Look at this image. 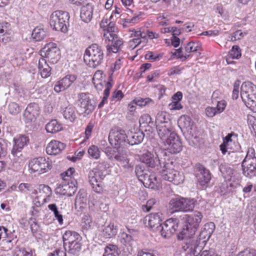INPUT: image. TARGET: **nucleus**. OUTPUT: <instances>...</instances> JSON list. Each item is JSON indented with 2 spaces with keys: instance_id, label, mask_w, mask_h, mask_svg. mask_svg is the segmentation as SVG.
I'll use <instances>...</instances> for the list:
<instances>
[{
  "instance_id": "obj_1",
  "label": "nucleus",
  "mask_w": 256,
  "mask_h": 256,
  "mask_svg": "<svg viewBox=\"0 0 256 256\" xmlns=\"http://www.w3.org/2000/svg\"><path fill=\"white\" fill-rule=\"evenodd\" d=\"M215 228V224L210 222L205 224L198 238L194 237L188 238L184 240L185 245L183 248L187 251L188 254L194 256H198L201 252L202 245L210 238Z\"/></svg>"
},
{
  "instance_id": "obj_2",
  "label": "nucleus",
  "mask_w": 256,
  "mask_h": 256,
  "mask_svg": "<svg viewBox=\"0 0 256 256\" xmlns=\"http://www.w3.org/2000/svg\"><path fill=\"white\" fill-rule=\"evenodd\" d=\"M108 168V164L104 161L100 162L97 166L90 170L88 173V180L94 190L100 193L102 191V180L106 176L105 172Z\"/></svg>"
},
{
  "instance_id": "obj_3",
  "label": "nucleus",
  "mask_w": 256,
  "mask_h": 256,
  "mask_svg": "<svg viewBox=\"0 0 256 256\" xmlns=\"http://www.w3.org/2000/svg\"><path fill=\"white\" fill-rule=\"evenodd\" d=\"M202 218V214L198 212H195L188 216L182 230L178 236V238L184 240L192 236L199 226Z\"/></svg>"
},
{
  "instance_id": "obj_4",
  "label": "nucleus",
  "mask_w": 256,
  "mask_h": 256,
  "mask_svg": "<svg viewBox=\"0 0 256 256\" xmlns=\"http://www.w3.org/2000/svg\"><path fill=\"white\" fill-rule=\"evenodd\" d=\"M163 166L160 170L161 178L178 185L182 183L184 180L183 174L174 168V162L170 159L162 162Z\"/></svg>"
},
{
  "instance_id": "obj_5",
  "label": "nucleus",
  "mask_w": 256,
  "mask_h": 256,
  "mask_svg": "<svg viewBox=\"0 0 256 256\" xmlns=\"http://www.w3.org/2000/svg\"><path fill=\"white\" fill-rule=\"evenodd\" d=\"M104 56L101 47L97 44H92L86 50L84 60L90 67L95 68L102 63Z\"/></svg>"
},
{
  "instance_id": "obj_6",
  "label": "nucleus",
  "mask_w": 256,
  "mask_h": 256,
  "mask_svg": "<svg viewBox=\"0 0 256 256\" xmlns=\"http://www.w3.org/2000/svg\"><path fill=\"white\" fill-rule=\"evenodd\" d=\"M241 98L246 106L256 112V86L250 82H244L240 88Z\"/></svg>"
},
{
  "instance_id": "obj_7",
  "label": "nucleus",
  "mask_w": 256,
  "mask_h": 256,
  "mask_svg": "<svg viewBox=\"0 0 256 256\" xmlns=\"http://www.w3.org/2000/svg\"><path fill=\"white\" fill-rule=\"evenodd\" d=\"M69 18L68 12L56 10L51 14L49 24L54 30L65 33L68 31Z\"/></svg>"
},
{
  "instance_id": "obj_8",
  "label": "nucleus",
  "mask_w": 256,
  "mask_h": 256,
  "mask_svg": "<svg viewBox=\"0 0 256 256\" xmlns=\"http://www.w3.org/2000/svg\"><path fill=\"white\" fill-rule=\"evenodd\" d=\"M242 167L244 174L249 178L254 176L256 170V156L255 150L252 148H249L247 154L242 162Z\"/></svg>"
},
{
  "instance_id": "obj_9",
  "label": "nucleus",
  "mask_w": 256,
  "mask_h": 256,
  "mask_svg": "<svg viewBox=\"0 0 256 256\" xmlns=\"http://www.w3.org/2000/svg\"><path fill=\"white\" fill-rule=\"evenodd\" d=\"M194 207L193 200L181 197L172 198L169 202V208L172 213L176 212H189L192 210Z\"/></svg>"
},
{
  "instance_id": "obj_10",
  "label": "nucleus",
  "mask_w": 256,
  "mask_h": 256,
  "mask_svg": "<svg viewBox=\"0 0 256 256\" xmlns=\"http://www.w3.org/2000/svg\"><path fill=\"white\" fill-rule=\"evenodd\" d=\"M128 136L125 131L120 127L111 129L108 135V140L110 144L116 148L124 147L128 144Z\"/></svg>"
},
{
  "instance_id": "obj_11",
  "label": "nucleus",
  "mask_w": 256,
  "mask_h": 256,
  "mask_svg": "<svg viewBox=\"0 0 256 256\" xmlns=\"http://www.w3.org/2000/svg\"><path fill=\"white\" fill-rule=\"evenodd\" d=\"M106 154L109 160L116 161L118 162V165L124 168L128 169L131 168L130 160L126 150L114 148L110 150H108L106 152Z\"/></svg>"
},
{
  "instance_id": "obj_12",
  "label": "nucleus",
  "mask_w": 256,
  "mask_h": 256,
  "mask_svg": "<svg viewBox=\"0 0 256 256\" xmlns=\"http://www.w3.org/2000/svg\"><path fill=\"white\" fill-rule=\"evenodd\" d=\"M80 110L84 116L92 113L94 109V105L89 96L85 93H80L78 96Z\"/></svg>"
},
{
  "instance_id": "obj_13",
  "label": "nucleus",
  "mask_w": 256,
  "mask_h": 256,
  "mask_svg": "<svg viewBox=\"0 0 256 256\" xmlns=\"http://www.w3.org/2000/svg\"><path fill=\"white\" fill-rule=\"evenodd\" d=\"M170 138L162 142L165 149L171 154H177L182 150L181 141L176 133H172Z\"/></svg>"
},
{
  "instance_id": "obj_14",
  "label": "nucleus",
  "mask_w": 256,
  "mask_h": 256,
  "mask_svg": "<svg viewBox=\"0 0 256 256\" xmlns=\"http://www.w3.org/2000/svg\"><path fill=\"white\" fill-rule=\"evenodd\" d=\"M160 153L156 152V157L154 158V155L150 152H146L142 154L140 156V160L142 162L146 164L150 168H154L158 163L160 166L162 162V156H164L166 152L164 150H159Z\"/></svg>"
},
{
  "instance_id": "obj_15",
  "label": "nucleus",
  "mask_w": 256,
  "mask_h": 256,
  "mask_svg": "<svg viewBox=\"0 0 256 256\" xmlns=\"http://www.w3.org/2000/svg\"><path fill=\"white\" fill-rule=\"evenodd\" d=\"M178 220L176 218H171L167 220L160 229L161 236L164 238H170L178 229Z\"/></svg>"
},
{
  "instance_id": "obj_16",
  "label": "nucleus",
  "mask_w": 256,
  "mask_h": 256,
  "mask_svg": "<svg viewBox=\"0 0 256 256\" xmlns=\"http://www.w3.org/2000/svg\"><path fill=\"white\" fill-rule=\"evenodd\" d=\"M162 220L163 215L162 213H152L145 217L144 223L150 229L156 231L161 228Z\"/></svg>"
},
{
  "instance_id": "obj_17",
  "label": "nucleus",
  "mask_w": 256,
  "mask_h": 256,
  "mask_svg": "<svg viewBox=\"0 0 256 256\" xmlns=\"http://www.w3.org/2000/svg\"><path fill=\"white\" fill-rule=\"evenodd\" d=\"M58 105L64 117L72 122H74L76 118L74 108L70 105L68 102L65 98L60 100Z\"/></svg>"
},
{
  "instance_id": "obj_18",
  "label": "nucleus",
  "mask_w": 256,
  "mask_h": 256,
  "mask_svg": "<svg viewBox=\"0 0 256 256\" xmlns=\"http://www.w3.org/2000/svg\"><path fill=\"white\" fill-rule=\"evenodd\" d=\"M118 241L123 247V250L126 256L132 254L134 240L132 236L126 232H120L118 235Z\"/></svg>"
},
{
  "instance_id": "obj_19",
  "label": "nucleus",
  "mask_w": 256,
  "mask_h": 256,
  "mask_svg": "<svg viewBox=\"0 0 256 256\" xmlns=\"http://www.w3.org/2000/svg\"><path fill=\"white\" fill-rule=\"evenodd\" d=\"M28 166L31 172L44 173L46 172V168H48V162L44 158L39 157L30 160Z\"/></svg>"
},
{
  "instance_id": "obj_20",
  "label": "nucleus",
  "mask_w": 256,
  "mask_h": 256,
  "mask_svg": "<svg viewBox=\"0 0 256 256\" xmlns=\"http://www.w3.org/2000/svg\"><path fill=\"white\" fill-rule=\"evenodd\" d=\"M76 76L74 74H68L56 82L54 86V90L59 92L68 88L76 80Z\"/></svg>"
},
{
  "instance_id": "obj_21",
  "label": "nucleus",
  "mask_w": 256,
  "mask_h": 256,
  "mask_svg": "<svg viewBox=\"0 0 256 256\" xmlns=\"http://www.w3.org/2000/svg\"><path fill=\"white\" fill-rule=\"evenodd\" d=\"M48 44H46L43 49L40 50V55L42 58L39 60L38 62L39 72L42 77L44 78L48 77V64L46 60L48 56L47 52H48V48H46V46Z\"/></svg>"
},
{
  "instance_id": "obj_22",
  "label": "nucleus",
  "mask_w": 256,
  "mask_h": 256,
  "mask_svg": "<svg viewBox=\"0 0 256 256\" xmlns=\"http://www.w3.org/2000/svg\"><path fill=\"white\" fill-rule=\"evenodd\" d=\"M236 138V135L233 134H228L224 138L223 142L220 146V150L224 155L226 154L228 150H234L233 146L234 145Z\"/></svg>"
},
{
  "instance_id": "obj_23",
  "label": "nucleus",
  "mask_w": 256,
  "mask_h": 256,
  "mask_svg": "<svg viewBox=\"0 0 256 256\" xmlns=\"http://www.w3.org/2000/svg\"><path fill=\"white\" fill-rule=\"evenodd\" d=\"M14 145L12 150V154L20 153L24 147L29 142V138L25 135H20L14 139Z\"/></svg>"
},
{
  "instance_id": "obj_24",
  "label": "nucleus",
  "mask_w": 256,
  "mask_h": 256,
  "mask_svg": "<svg viewBox=\"0 0 256 256\" xmlns=\"http://www.w3.org/2000/svg\"><path fill=\"white\" fill-rule=\"evenodd\" d=\"M198 168V172L196 174L198 181L202 186H206L211 180V174L210 171L202 166Z\"/></svg>"
},
{
  "instance_id": "obj_25",
  "label": "nucleus",
  "mask_w": 256,
  "mask_h": 256,
  "mask_svg": "<svg viewBox=\"0 0 256 256\" xmlns=\"http://www.w3.org/2000/svg\"><path fill=\"white\" fill-rule=\"evenodd\" d=\"M156 126L158 134L162 143L170 138V136L172 135L171 134L175 133L172 131V124H168L163 126Z\"/></svg>"
},
{
  "instance_id": "obj_26",
  "label": "nucleus",
  "mask_w": 256,
  "mask_h": 256,
  "mask_svg": "<svg viewBox=\"0 0 256 256\" xmlns=\"http://www.w3.org/2000/svg\"><path fill=\"white\" fill-rule=\"evenodd\" d=\"M64 246L73 244L76 242H81L82 237L76 232L67 230L62 236Z\"/></svg>"
},
{
  "instance_id": "obj_27",
  "label": "nucleus",
  "mask_w": 256,
  "mask_h": 256,
  "mask_svg": "<svg viewBox=\"0 0 256 256\" xmlns=\"http://www.w3.org/2000/svg\"><path fill=\"white\" fill-rule=\"evenodd\" d=\"M58 192L62 195L71 196L76 191V188L74 182L64 183L60 184L57 188Z\"/></svg>"
},
{
  "instance_id": "obj_28",
  "label": "nucleus",
  "mask_w": 256,
  "mask_h": 256,
  "mask_svg": "<svg viewBox=\"0 0 256 256\" xmlns=\"http://www.w3.org/2000/svg\"><path fill=\"white\" fill-rule=\"evenodd\" d=\"M107 40L111 42L110 44H108L106 46V50L108 52L116 53L122 48L123 45V41L118 36L113 37Z\"/></svg>"
},
{
  "instance_id": "obj_29",
  "label": "nucleus",
  "mask_w": 256,
  "mask_h": 256,
  "mask_svg": "<svg viewBox=\"0 0 256 256\" xmlns=\"http://www.w3.org/2000/svg\"><path fill=\"white\" fill-rule=\"evenodd\" d=\"M140 126L145 128L146 131L152 132L155 128V124L152 120L150 116L148 114H144L142 116L139 120Z\"/></svg>"
},
{
  "instance_id": "obj_30",
  "label": "nucleus",
  "mask_w": 256,
  "mask_h": 256,
  "mask_svg": "<svg viewBox=\"0 0 256 256\" xmlns=\"http://www.w3.org/2000/svg\"><path fill=\"white\" fill-rule=\"evenodd\" d=\"M94 8L89 4L82 7L80 12V17L85 22H90L92 18Z\"/></svg>"
},
{
  "instance_id": "obj_31",
  "label": "nucleus",
  "mask_w": 256,
  "mask_h": 256,
  "mask_svg": "<svg viewBox=\"0 0 256 256\" xmlns=\"http://www.w3.org/2000/svg\"><path fill=\"white\" fill-rule=\"evenodd\" d=\"M60 48L57 44L54 42H49V58L50 59V62L56 63L60 60Z\"/></svg>"
},
{
  "instance_id": "obj_32",
  "label": "nucleus",
  "mask_w": 256,
  "mask_h": 256,
  "mask_svg": "<svg viewBox=\"0 0 256 256\" xmlns=\"http://www.w3.org/2000/svg\"><path fill=\"white\" fill-rule=\"evenodd\" d=\"M155 126L172 124L169 115L164 112H158L156 118Z\"/></svg>"
},
{
  "instance_id": "obj_33",
  "label": "nucleus",
  "mask_w": 256,
  "mask_h": 256,
  "mask_svg": "<svg viewBox=\"0 0 256 256\" xmlns=\"http://www.w3.org/2000/svg\"><path fill=\"white\" fill-rule=\"evenodd\" d=\"M102 72L97 70L94 74L92 78V82L96 88L98 90H102L104 88V84H106L105 80H102Z\"/></svg>"
},
{
  "instance_id": "obj_34",
  "label": "nucleus",
  "mask_w": 256,
  "mask_h": 256,
  "mask_svg": "<svg viewBox=\"0 0 256 256\" xmlns=\"http://www.w3.org/2000/svg\"><path fill=\"white\" fill-rule=\"evenodd\" d=\"M118 229L114 224L110 223L104 226L102 235L106 238H110L116 235Z\"/></svg>"
},
{
  "instance_id": "obj_35",
  "label": "nucleus",
  "mask_w": 256,
  "mask_h": 256,
  "mask_svg": "<svg viewBox=\"0 0 256 256\" xmlns=\"http://www.w3.org/2000/svg\"><path fill=\"white\" fill-rule=\"evenodd\" d=\"M144 134L142 132L138 131L135 132H131L128 138V144L134 145L141 143L144 138Z\"/></svg>"
},
{
  "instance_id": "obj_36",
  "label": "nucleus",
  "mask_w": 256,
  "mask_h": 256,
  "mask_svg": "<svg viewBox=\"0 0 256 256\" xmlns=\"http://www.w3.org/2000/svg\"><path fill=\"white\" fill-rule=\"evenodd\" d=\"M65 148L64 143L57 140H52L49 143V148H50V152L49 155H56L60 154Z\"/></svg>"
},
{
  "instance_id": "obj_37",
  "label": "nucleus",
  "mask_w": 256,
  "mask_h": 256,
  "mask_svg": "<svg viewBox=\"0 0 256 256\" xmlns=\"http://www.w3.org/2000/svg\"><path fill=\"white\" fill-rule=\"evenodd\" d=\"M64 246L68 254L73 256L78 255L82 248V243L81 242H78Z\"/></svg>"
},
{
  "instance_id": "obj_38",
  "label": "nucleus",
  "mask_w": 256,
  "mask_h": 256,
  "mask_svg": "<svg viewBox=\"0 0 256 256\" xmlns=\"http://www.w3.org/2000/svg\"><path fill=\"white\" fill-rule=\"evenodd\" d=\"M120 251L117 246L108 244L104 248L103 256H120Z\"/></svg>"
},
{
  "instance_id": "obj_39",
  "label": "nucleus",
  "mask_w": 256,
  "mask_h": 256,
  "mask_svg": "<svg viewBox=\"0 0 256 256\" xmlns=\"http://www.w3.org/2000/svg\"><path fill=\"white\" fill-rule=\"evenodd\" d=\"M49 210L52 213L55 220H56L60 225H62L63 222V216L58 207L56 204H49Z\"/></svg>"
},
{
  "instance_id": "obj_40",
  "label": "nucleus",
  "mask_w": 256,
  "mask_h": 256,
  "mask_svg": "<svg viewBox=\"0 0 256 256\" xmlns=\"http://www.w3.org/2000/svg\"><path fill=\"white\" fill-rule=\"evenodd\" d=\"M14 156L13 159V166L16 170H19L24 163V158L20 154L18 153L16 154H12Z\"/></svg>"
},
{
  "instance_id": "obj_41",
  "label": "nucleus",
  "mask_w": 256,
  "mask_h": 256,
  "mask_svg": "<svg viewBox=\"0 0 256 256\" xmlns=\"http://www.w3.org/2000/svg\"><path fill=\"white\" fill-rule=\"evenodd\" d=\"M46 34V32L43 28H36L34 29L32 36L36 41H40L44 38Z\"/></svg>"
},
{
  "instance_id": "obj_42",
  "label": "nucleus",
  "mask_w": 256,
  "mask_h": 256,
  "mask_svg": "<svg viewBox=\"0 0 256 256\" xmlns=\"http://www.w3.org/2000/svg\"><path fill=\"white\" fill-rule=\"evenodd\" d=\"M62 129V126L57 120H52L49 122V133H56Z\"/></svg>"
},
{
  "instance_id": "obj_43",
  "label": "nucleus",
  "mask_w": 256,
  "mask_h": 256,
  "mask_svg": "<svg viewBox=\"0 0 256 256\" xmlns=\"http://www.w3.org/2000/svg\"><path fill=\"white\" fill-rule=\"evenodd\" d=\"M88 154L90 157L94 159H98L100 156V150L96 146H91L88 149Z\"/></svg>"
},
{
  "instance_id": "obj_44",
  "label": "nucleus",
  "mask_w": 256,
  "mask_h": 256,
  "mask_svg": "<svg viewBox=\"0 0 256 256\" xmlns=\"http://www.w3.org/2000/svg\"><path fill=\"white\" fill-rule=\"evenodd\" d=\"M118 36L114 32V24L110 22L104 34V36L106 40H110V38Z\"/></svg>"
},
{
  "instance_id": "obj_45",
  "label": "nucleus",
  "mask_w": 256,
  "mask_h": 256,
  "mask_svg": "<svg viewBox=\"0 0 256 256\" xmlns=\"http://www.w3.org/2000/svg\"><path fill=\"white\" fill-rule=\"evenodd\" d=\"M144 184L148 185V187L152 188L156 181V178L154 175L148 174L144 175V178L142 180Z\"/></svg>"
},
{
  "instance_id": "obj_46",
  "label": "nucleus",
  "mask_w": 256,
  "mask_h": 256,
  "mask_svg": "<svg viewBox=\"0 0 256 256\" xmlns=\"http://www.w3.org/2000/svg\"><path fill=\"white\" fill-rule=\"evenodd\" d=\"M87 200V194L85 190H80L76 195L75 202L76 204H85Z\"/></svg>"
},
{
  "instance_id": "obj_47",
  "label": "nucleus",
  "mask_w": 256,
  "mask_h": 256,
  "mask_svg": "<svg viewBox=\"0 0 256 256\" xmlns=\"http://www.w3.org/2000/svg\"><path fill=\"white\" fill-rule=\"evenodd\" d=\"M228 56L232 59H238L241 56V50L238 46H234L228 52Z\"/></svg>"
},
{
  "instance_id": "obj_48",
  "label": "nucleus",
  "mask_w": 256,
  "mask_h": 256,
  "mask_svg": "<svg viewBox=\"0 0 256 256\" xmlns=\"http://www.w3.org/2000/svg\"><path fill=\"white\" fill-rule=\"evenodd\" d=\"M200 47V44L198 42L192 41L188 42L184 49L187 52H191L197 51Z\"/></svg>"
},
{
  "instance_id": "obj_49",
  "label": "nucleus",
  "mask_w": 256,
  "mask_h": 256,
  "mask_svg": "<svg viewBox=\"0 0 256 256\" xmlns=\"http://www.w3.org/2000/svg\"><path fill=\"white\" fill-rule=\"evenodd\" d=\"M246 34V32H242L241 30H238L230 35L228 37V40L234 42L240 40Z\"/></svg>"
},
{
  "instance_id": "obj_50",
  "label": "nucleus",
  "mask_w": 256,
  "mask_h": 256,
  "mask_svg": "<svg viewBox=\"0 0 256 256\" xmlns=\"http://www.w3.org/2000/svg\"><path fill=\"white\" fill-rule=\"evenodd\" d=\"M134 103L140 106H143L150 103L154 104V101L149 98H140L134 99Z\"/></svg>"
},
{
  "instance_id": "obj_51",
  "label": "nucleus",
  "mask_w": 256,
  "mask_h": 256,
  "mask_svg": "<svg viewBox=\"0 0 256 256\" xmlns=\"http://www.w3.org/2000/svg\"><path fill=\"white\" fill-rule=\"evenodd\" d=\"M14 256H33L32 252H28L24 248L16 247Z\"/></svg>"
},
{
  "instance_id": "obj_52",
  "label": "nucleus",
  "mask_w": 256,
  "mask_h": 256,
  "mask_svg": "<svg viewBox=\"0 0 256 256\" xmlns=\"http://www.w3.org/2000/svg\"><path fill=\"white\" fill-rule=\"evenodd\" d=\"M180 126L184 128H188L190 126L191 119L188 116H182L178 121Z\"/></svg>"
},
{
  "instance_id": "obj_53",
  "label": "nucleus",
  "mask_w": 256,
  "mask_h": 256,
  "mask_svg": "<svg viewBox=\"0 0 256 256\" xmlns=\"http://www.w3.org/2000/svg\"><path fill=\"white\" fill-rule=\"evenodd\" d=\"M135 172L138 178L141 181L144 178V175L148 174L146 170H145L141 165H138L136 166Z\"/></svg>"
},
{
  "instance_id": "obj_54",
  "label": "nucleus",
  "mask_w": 256,
  "mask_h": 256,
  "mask_svg": "<svg viewBox=\"0 0 256 256\" xmlns=\"http://www.w3.org/2000/svg\"><path fill=\"white\" fill-rule=\"evenodd\" d=\"M8 110L10 113L14 115L17 114L20 111V106L18 104L14 102H10L9 104Z\"/></svg>"
},
{
  "instance_id": "obj_55",
  "label": "nucleus",
  "mask_w": 256,
  "mask_h": 256,
  "mask_svg": "<svg viewBox=\"0 0 256 256\" xmlns=\"http://www.w3.org/2000/svg\"><path fill=\"white\" fill-rule=\"evenodd\" d=\"M26 110L36 116L39 114V107L36 103H30L28 105Z\"/></svg>"
},
{
  "instance_id": "obj_56",
  "label": "nucleus",
  "mask_w": 256,
  "mask_h": 256,
  "mask_svg": "<svg viewBox=\"0 0 256 256\" xmlns=\"http://www.w3.org/2000/svg\"><path fill=\"white\" fill-rule=\"evenodd\" d=\"M219 169L224 176H230L232 174V170L226 164H220Z\"/></svg>"
},
{
  "instance_id": "obj_57",
  "label": "nucleus",
  "mask_w": 256,
  "mask_h": 256,
  "mask_svg": "<svg viewBox=\"0 0 256 256\" xmlns=\"http://www.w3.org/2000/svg\"><path fill=\"white\" fill-rule=\"evenodd\" d=\"M226 153H228L227 158L229 162H232L238 160L239 156L238 154L236 152L235 150H228Z\"/></svg>"
},
{
  "instance_id": "obj_58",
  "label": "nucleus",
  "mask_w": 256,
  "mask_h": 256,
  "mask_svg": "<svg viewBox=\"0 0 256 256\" xmlns=\"http://www.w3.org/2000/svg\"><path fill=\"white\" fill-rule=\"evenodd\" d=\"M48 196H42L40 194L34 198V202L36 206H40L46 202Z\"/></svg>"
},
{
  "instance_id": "obj_59",
  "label": "nucleus",
  "mask_w": 256,
  "mask_h": 256,
  "mask_svg": "<svg viewBox=\"0 0 256 256\" xmlns=\"http://www.w3.org/2000/svg\"><path fill=\"white\" fill-rule=\"evenodd\" d=\"M36 116H37L32 114V113L26 110H25L24 114V121L26 123H30L32 122H34L36 120Z\"/></svg>"
},
{
  "instance_id": "obj_60",
  "label": "nucleus",
  "mask_w": 256,
  "mask_h": 256,
  "mask_svg": "<svg viewBox=\"0 0 256 256\" xmlns=\"http://www.w3.org/2000/svg\"><path fill=\"white\" fill-rule=\"evenodd\" d=\"M156 203V200L154 198L149 200L146 204L142 206V209L144 212H149L152 208L153 205Z\"/></svg>"
},
{
  "instance_id": "obj_61",
  "label": "nucleus",
  "mask_w": 256,
  "mask_h": 256,
  "mask_svg": "<svg viewBox=\"0 0 256 256\" xmlns=\"http://www.w3.org/2000/svg\"><path fill=\"white\" fill-rule=\"evenodd\" d=\"M214 103H216V108L218 114L222 112L226 106V102L224 100L216 101Z\"/></svg>"
},
{
  "instance_id": "obj_62",
  "label": "nucleus",
  "mask_w": 256,
  "mask_h": 256,
  "mask_svg": "<svg viewBox=\"0 0 256 256\" xmlns=\"http://www.w3.org/2000/svg\"><path fill=\"white\" fill-rule=\"evenodd\" d=\"M237 256H256V250L253 249H246L240 252Z\"/></svg>"
},
{
  "instance_id": "obj_63",
  "label": "nucleus",
  "mask_w": 256,
  "mask_h": 256,
  "mask_svg": "<svg viewBox=\"0 0 256 256\" xmlns=\"http://www.w3.org/2000/svg\"><path fill=\"white\" fill-rule=\"evenodd\" d=\"M184 70V67L180 68L178 66H174L171 68L168 72L169 76L174 75L175 74H180L182 73V70Z\"/></svg>"
},
{
  "instance_id": "obj_64",
  "label": "nucleus",
  "mask_w": 256,
  "mask_h": 256,
  "mask_svg": "<svg viewBox=\"0 0 256 256\" xmlns=\"http://www.w3.org/2000/svg\"><path fill=\"white\" fill-rule=\"evenodd\" d=\"M160 57H161V56L154 54L152 52H148L146 55V59L152 62L159 60Z\"/></svg>"
}]
</instances>
